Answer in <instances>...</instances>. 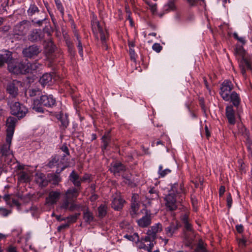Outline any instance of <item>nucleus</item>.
Returning a JSON list of instances; mask_svg holds the SVG:
<instances>
[{
	"instance_id": "obj_1",
	"label": "nucleus",
	"mask_w": 252,
	"mask_h": 252,
	"mask_svg": "<svg viewBox=\"0 0 252 252\" xmlns=\"http://www.w3.org/2000/svg\"><path fill=\"white\" fill-rule=\"evenodd\" d=\"M56 99L52 95H43L40 100H33L32 109L38 112H43V109L41 105L47 107H52L56 105Z\"/></svg>"
},
{
	"instance_id": "obj_2",
	"label": "nucleus",
	"mask_w": 252,
	"mask_h": 252,
	"mask_svg": "<svg viewBox=\"0 0 252 252\" xmlns=\"http://www.w3.org/2000/svg\"><path fill=\"white\" fill-rule=\"evenodd\" d=\"M92 26L93 32L96 38H98L99 37L102 44L105 46L106 41L108 37L107 30L103 29L96 18L94 16L92 20Z\"/></svg>"
},
{
	"instance_id": "obj_3",
	"label": "nucleus",
	"mask_w": 252,
	"mask_h": 252,
	"mask_svg": "<svg viewBox=\"0 0 252 252\" xmlns=\"http://www.w3.org/2000/svg\"><path fill=\"white\" fill-rule=\"evenodd\" d=\"M11 140L12 139H10L9 142L7 141L6 137V143L3 144L0 148V162L3 165L10 164L13 158L12 151L10 149Z\"/></svg>"
},
{
	"instance_id": "obj_4",
	"label": "nucleus",
	"mask_w": 252,
	"mask_h": 252,
	"mask_svg": "<svg viewBox=\"0 0 252 252\" xmlns=\"http://www.w3.org/2000/svg\"><path fill=\"white\" fill-rule=\"evenodd\" d=\"M27 62H15L9 63L8 68L9 71L14 74L26 73Z\"/></svg>"
},
{
	"instance_id": "obj_5",
	"label": "nucleus",
	"mask_w": 252,
	"mask_h": 252,
	"mask_svg": "<svg viewBox=\"0 0 252 252\" xmlns=\"http://www.w3.org/2000/svg\"><path fill=\"white\" fill-rule=\"evenodd\" d=\"M28 112V109L18 102H16L11 106V113L19 118L24 117Z\"/></svg>"
},
{
	"instance_id": "obj_6",
	"label": "nucleus",
	"mask_w": 252,
	"mask_h": 252,
	"mask_svg": "<svg viewBox=\"0 0 252 252\" xmlns=\"http://www.w3.org/2000/svg\"><path fill=\"white\" fill-rule=\"evenodd\" d=\"M233 89V85L231 81L225 80L221 84L220 94L223 100L228 101L229 94Z\"/></svg>"
},
{
	"instance_id": "obj_7",
	"label": "nucleus",
	"mask_w": 252,
	"mask_h": 252,
	"mask_svg": "<svg viewBox=\"0 0 252 252\" xmlns=\"http://www.w3.org/2000/svg\"><path fill=\"white\" fill-rule=\"evenodd\" d=\"M21 85V82L17 80H13L8 83L6 90L10 97H15L18 95V87Z\"/></svg>"
},
{
	"instance_id": "obj_8",
	"label": "nucleus",
	"mask_w": 252,
	"mask_h": 252,
	"mask_svg": "<svg viewBox=\"0 0 252 252\" xmlns=\"http://www.w3.org/2000/svg\"><path fill=\"white\" fill-rule=\"evenodd\" d=\"M17 119L16 118L10 117H9L6 121V126H7V141H10V139L12 138L14 128L15 126V124L16 123Z\"/></svg>"
},
{
	"instance_id": "obj_9",
	"label": "nucleus",
	"mask_w": 252,
	"mask_h": 252,
	"mask_svg": "<svg viewBox=\"0 0 252 252\" xmlns=\"http://www.w3.org/2000/svg\"><path fill=\"white\" fill-rule=\"evenodd\" d=\"M166 206L170 210H175L177 208L176 199L175 194L170 191L169 193L165 197Z\"/></svg>"
},
{
	"instance_id": "obj_10",
	"label": "nucleus",
	"mask_w": 252,
	"mask_h": 252,
	"mask_svg": "<svg viewBox=\"0 0 252 252\" xmlns=\"http://www.w3.org/2000/svg\"><path fill=\"white\" fill-rule=\"evenodd\" d=\"M40 51L41 50L37 46L32 45L24 49L23 53L25 57L32 58L34 56H37Z\"/></svg>"
},
{
	"instance_id": "obj_11",
	"label": "nucleus",
	"mask_w": 252,
	"mask_h": 252,
	"mask_svg": "<svg viewBox=\"0 0 252 252\" xmlns=\"http://www.w3.org/2000/svg\"><path fill=\"white\" fill-rule=\"evenodd\" d=\"M225 115L229 124L234 125L236 123L235 112L232 105H228L225 108Z\"/></svg>"
},
{
	"instance_id": "obj_12",
	"label": "nucleus",
	"mask_w": 252,
	"mask_h": 252,
	"mask_svg": "<svg viewBox=\"0 0 252 252\" xmlns=\"http://www.w3.org/2000/svg\"><path fill=\"white\" fill-rule=\"evenodd\" d=\"M61 193L58 191H52L49 193L48 196L46 198V204L53 205L57 203L60 199Z\"/></svg>"
},
{
	"instance_id": "obj_13",
	"label": "nucleus",
	"mask_w": 252,
	"mask_h": 252,
	"mask_svg": "<svg viewBox=\"0 0 252 252\" xmlns=\"http://www.w3.org/2000/svg\"><path fill=\"white\" fill-rule=\"evenodd\" d=\"M12 60V53L11 52L4 50L1 51L0 53V66L3 65V64L6 63L8 64L9 63H12L13 61Z\"/></svg>"
},
{
	"instance_id": "obj_14",
	"label": "nucleus",
	"mask_w": 252,
	"mask_h": 252,
	"mask_svg": "<svg viewBox=\"0 0 252 252\" xmlns=\"http://www.w3.org/2000/svg\"><path fill=\"white\" fill-rule=\"evenodd\" d=\"M43 37V32L41 30H33L31 32L28 36V39L32 42L40 41Z\"/></svg>"
},
{
	"instance_id": "obj_15",
	"label": "nucleus",
	"mask_w": 252,
	"mask_h": 252,
	"mask_svg": "<svg viewBox=\"0 0 252 252\" xmlns=\"http://www.w3.org/2000/svg\"><path fill=\"white\" fill-rule=\"evenodd\" d=\"M162 230V226L161 223H157L153 225L149 229L146 233L147 235H151L152 240H155L156 238L157 233L160 232Z\"/></svg>"
},
{
	"instance_id": "obj_16",
	"label": "nucleus",
	"mask_w": 252,
	"mask_h": 252,
	"mask_svg": "<svg viewBox=\"0 0 252 252\" xmlns=\"http://www.w3.org/2000/svg\"><path fill=\"white\" fill-rule=\"evenodd\" d=\"M69 200V199L66 198V199L63 200L60 206L61 208L65 210H69L70 211H73L76 210L79 211L80 205L70 202Z\"/></svg>"
},
{
	"instance_id": "obj_17",
	"label": "nucleus",
	"mask_w": 252,
	"mask_h": 252,
	"mask_svg": "<svg viewBox=\"0 0 252 252\" xmlns=\"http://www.w3.org/2000/svg\"><path fill=\"white\" fill-rule=\"evenodd\" d=\"M125 201L118 195L114 196L112 202V207L116 210H120L123 207Z\"/></svg>"
},
{
	"instance_id": "obj_18",
	"label": "nucleus",
	"mask_w": 252,
	"mask_h": 252,
	"mask_svg": "<svg viewBox=\"0 0 252 252\" xmlns=\"http://www.w3.org/2000/svg\"><path fill=\"white\" fill-rule=\"evenodd\" d=\"M137 222L139 226L144 228L150 225L152 222V218L150 214H146L141 218L137 220Z\"/></svg>"
},
{
	"instance_id": "obj_19",
	"label": "nucleus",
	"mask_w": 252,
	"mask_h": 252,
	"mask_svg": "<svg viewBox=\"0 0 252 252\" xmlns=\"http://www.w3.org/2000/svg\"><path fill=\"white\" fill-rule=\"evenodd\" d=\"M18 180L20 182H28L31 180V173L28 170H22L17 173Z\"/></svg>"
},
{
	"instance_id": "obj_20",
	"label": "nucleus",
	"mask_w": 252,
	"mask_h": 252,
	"mask_svg": "<svg viewBox=\"0 0 252 252\" xmlns=\"http://www.w3.org/2000/svg\"><path fill=\"white\" fill-rule=\"evenodd\" d=\"M125 170V166L120 162H115L111 164L110 170L114 174H118Z\"/></svg>"
},
{
	"instance_id": "obj_21",
	"label": "nucleus",
	"mask_w": 252,
	"mask_h": 252,
	"mask_svg": "<svg viewBox=\"0 0 252 252\" xmlns=\"http://www.w3.org/2000/svg\"><path fill=\"white\" fill-rule=\"evenodd\" d=\"M69 179L74 186L77 188H79L81 186V178L74 170H73L69 175Z\"/></svg>"
},
{
	"instance_id": "obj_22",
	"label": "nucleus",
	"mask_w": 252,
	"mask_h": 252,
	"mask_svg": "<svg viewBox=\"0 0 252 252\" xmlns=\"http://www.w3.org/2000/svg\"><path fill=\"white\" fill-rule=\"evenodd\" d=\"M83 211V218L85 221L91 222L94 219L92 213L89 211L88 208L85 206L83 207L80 205V210Z\"/></svg>"
},
{
	"instance_id": "obj_23",
	"label": "nucleus",
	"mask_w": 252,
	"mask_h": 252,
	"mask_svg": "<svg viewBox=\"0 0 252 252\" xmlns=\"http://www.w3.org/2000/svg\"><path fill=\"white\" fill-rule=\"evenodd\" d=\"M178 228L179 224L177 222L171 223L169 226L167 227L165 229L166 235L168 237H171Z\"/></svg>"
},
{
	"instance_id": "obj_24",
	"label": "nucleus",
	"mask_w": 252,
	"mask_h": 252,
	"mask_svg": "<svg viewBox=\"0 0 252 252\" xmlns=\"http://www.w3.org/2000/svg\"><path fill=\"white\" fill-rule=\"evenodd\" d=\"M79 189L71 188L67 190L65 192L66 198L69 200H73L77 197L79 193Z\"/></svg>"
},
{
	"instance_id": "obj_25",
	"label": "nucleus",
	"mask_w": 252,
	"mask_h": 252,
	"mask_svg": "<svg viewBox=\"0 0 252 252\" xmlns=\"http://www.w3.org/2000/svg\"><path fill=\"white\" fill-rule=\"evenodd\" d=\"M53 79V75L51 73H45L40 78L39 82L43 86L50 85L52 83Z\"/></svg>"
},
{
	"instance_id": "obj_26",
	"label": "nucleus",
	"mask_w": 252,
	"mask_h": 252,
	"mask_svg": "<svg viewBox=\"0 0 252 252\" xmlns=\"http://www.w3.org/2000/svg\"><path fill=\"white\" fill-rule=\"evenodd\" d=\"M171 192L175 194H176L177 195H180L182 196L183 194H184V189L183 186L181 184H174L171 188V190L170 191Z\"/></svg>"
},
{
	"instance_id": "obj_27",
	"label": "nucleus",
	"mask_w": 252,
	"mask_h": 252,
	"mask_svg": "<svg viewBox=\"0 0 252 252\" xmlns=\"http://www.w3.org/2000/svg\"><path fill=\"white\" fill-rule=\"evenodd\" d=\"M228 101L232 102L234 106L238 107L240 103V98L238 94L233 92L229 94Z\"/></svg>"
},
{
	"instance_id": "obj_28",
	"label": "nucleus",
	"mask_w": 252,
	"mask_h": 252,
	"mask_svg": "<svg viewBox=\"0 0 252 252\" xmlns=\"http://www.w3.org/2000/svg\"><path fill=\"white\" fill-rule=\"evenodd\" d=\"M137 247L140 249H143L147 251L148 252H151L154 247V244L153 243H150L148 245L145 244V242L142 240H139L137 242Z\"/></svg>"
},
{
	"instance_id": "obj_29",
	"label": "nucleus",
	"mask_w": 252,
	"mask_h": 252,
	"mask_svg": "<svg viewBox=\"0 0 252 252\" xmlns=\"http://www.w3.org/2000/svg\"><path fill=\"white\" fill-rule=\"evenodd\" d=\"M41 66V65L37 62L32 63L27 62L26 73H33V71L39 69Z\"/></svg>"
},
{
	"instance_id": "obj_30",
	"label": "nucleus",
	"mask_w": 252,
	"mask_h": 252,
	"mask_svg": "<svg viewBox=\"0 0 252 252\" xmlns=\"http://www.w3.org/2000/svg\"><path fill=\"white\" fill-rule=\"evenodd\" d=\"M240 66L241 68V73L244 76L246 73L245 67H246L248 69H251V64L246 59L243 58L241 63L240 64Z\"/></svg>"
},
{
	"instance_id": "obj_31",
	"label": "nucleus",
	"mask_w": 252,
	"mask_h": 252,
	"mask_svg": "<svg viewBox=\"0 0 252 252\" xmlns=\"http://www.w3.org/2000/svg\"><path fill=\"white\" fill-rule=\"evenodd\" d=\"M35 181L40 186H45L47 184V181L45 180V176L43 173L36 174Z\"/></svg>"
},
{
	"instance_id": "obj_32",
	"label": "nucleus",
	"mask_w": 252,
	"mask_h": 252,
	"mask_svg": "<svg viewBox=\"0 0 252 252\" xmlns=\"http://www.w3.org/2000/svg\"><path fill=\"white\" fill-rule=\"evenodd\" d=\"M58 119L60 120L62 126L64 128H66L69 124L67 116L66 114L64 115L63 113H61L58 117Z\"/></svg>"
},
{
	"instance_id": "obj_33",
	"label": "nucleus",
	"mask_w": 252,
	"mask_h": 252,
	"mask_svg": "<svg viewBox=\"0 0 252 252\" xmlns=\"http://www.w3.org/2000/svg\"><path fill=\"white\" fill-rule=\"evenodd\" d=\"M146 197L149 199H156L158 198V194L157 190L154 188H151L147 194Z\"/></svg>"
},
{
	"instance_id": "obj_34",
	"label": "nucleus",
	"mask_w": 252,
	"mask_h": 252,
	"mask_svg": "<svg viewBox=\"0 0 252 252\" xmlns=\"http://www.w3.org/2000/svg\"><path fill=\"white\" fill-rule=\"evenodd\" d=\"M44 47L47 54H52L55 51V45L52 41H49L44 44Z\"/></svg>"
},
{
	"instance_id": "obj_35",
	"label": "nucleus",
	"mask_w": 252,
	"mask_h": 252,
	"mask_svg": "<svg viewBox=\"0 0 252 252\" xmlns=\"http://www.w3.org/2000/svg\"><path fill=\"white\" fill-rule=\"evenodd\" d=\"M110 140V136L109 132L105 133L102 137V142L103 143L102 149H106Z\"/></svg>"
},
{
	"instance_id": "obj_36",
	"label": "nucleus",
	"mask_w": 252,
	"mask_h": 252,
	"mask_svg": "<svg viewBox=\"0 0 252 252\" xmlns=\"http://www.w3.org/2000/svg\"><path fill=\"white\" fill-rule=\"evenodd\" d=\"M139 209V205L137 203L134 202L131 204L130 210V214L132 218L136 217L137 212Z\"/></svg>"
},
{
	"instance_id": "obj_37",
	"label": "nucleus",
	"mask_w": 252,
	"mask_h": 252,
	"mask_svg": "<svg viewBox=\"0 0 252 252\" xmlns=\"http://www.w3.org/2000/svg\"><path fill=\"white\" fill-rule=\"evenodd\" d=\"M107 213V207L104 204H101L98 208V216L100 218L104 217Z\"/></svg>"
},
{
	"instance_id": "obj_38",
	"label": "nucleus",
	"mask_w": 252,
	"mask_h": 252,
	"mask_svg": "<svg viewBox=\"0 0 252 252\" xmlns=\"http://www.w3.org/2000/svg\"><path fill=\"white\" fill-rule=\"evenodd\" d=\"M171 170L169 169H165L163 170L162 166L161 165L159 166L158 173L159 175V177L163 178L165 177L167 174L170 173Z\"/></svg>"
},
{
	"instance_id": "obj_39",
	"label": "nucleus",
	"mask_w": 252,
	"mask_h": 252,
	"mask_svg": "<svg viewBox=\"0 0 252 252\" xmlns=\"http://www.w3.org/2000/svg\"><path fill=\"white\" fill-rule=\"evenodd\" d=\"M175 9V5L174 2L173 1H169L163 7L164 10L166 12L174 10Z\"/></svg>"
},
{
	"instance_id": "obj_40",
	"label": "nucleus",
	"mask_w": 252,
	"mask_h": 252,
	"mask_svg": "<svg viewBox=\"0 0 252 252\" xmlns=\"http://www.w3.org/2000/svg\"><path fill=\"white\" fill-rule=\"evenodd\" d=\"M75 36H76V39L78 41L77 47L78 48L79 54L81 57H83V47H82L81 40L80 39L79 35L77 34H75Z\"/></svg>"
},
{
	"instance_id": "obj_41",
	"label": "nucleus",
	"mask_w": 252,
	"mask_h": 252,
	"mask_svg": "<svg viewBox=\"0 0 252 252\" xmlns=\"http://www.w3.org/2000/svg\"><path fill=\"white\" fill-rule=\"evenodd\" d=\"M38 11V8L34 5H31L28 10V15L32 16Z\"/></svg>"
},
{
	"instance_id": "obj_42",
	"label": "nucleus",
	"mask_w": 252,
	"mask_h": 252,
	"mask_svg": "<svg viewBox=\"0 0 252 252\" xmlns=\"http://www.w3.org/2000/svg\"><path fill=\"white\" fill-rule=\"evenodd\" d=\"M194 252H206V250L202 243L200 242L195 249Z\"/></svg>"
},
{
	"instance_id": "obj_43",
	"label": "nucleus",
	"mask_w": 252,
	"mask_h": 252,
	"mask_svg": "<svg viewBox=\"0 0 252 252\" xmlns=\"http://www.w3.org/2000/svg\"><path fill=\"white\" fill-rule=\"evenodd\" d=\"M40 91L37 89H31L29 90V95L31 97L35 96L40 94Z\"/></svg>"
},
{
	"instance_id": "obj_44",
	"label": "nucleus",
	"mask_w": 252,
	"mask_h": 252,
	"mask_svg": "<svg viewBox=\"0 0 252 252\" xmlns=\"http://www.w3.org/2000/svg\"><path fill=\"white\" fill-rule=\"evenodd\" d=\"M11 213L10 211L3 208L0 207V215L3 217H6Z\"/></svg>"
},
{
	"instance_id": "obj_45",
	"label": "nucleus",
	"mask_w": 252,
	"mask_h": 252,
	"mask_svg": "<svg viewBox=\"0 0 252 252\" xmlns=\"http://www.w3.org/2000/svg\"><path fill=\"white\" fill-rule=\"evenodd\" d=\"M56 6L58 10L61 12L62 14H63L64 9L63 7L60 0H55Z\"/></svg>"
},
{
	"instance_id": "obj_46",
	"label": "nucleus",
	"mask_w": 252,
	"mask_h": 252,
	"mask_svg": "<svg viewBox=\"0 0 252 252\" xmlns=\"http://www.w3.org/2000/svg\"><path fill=\"white\" fill-rule=\"evenodd\" d=\"M153 49L157 53H159L162 49V46L159 43H155L152 46Z\"/></svg>"
},
{
	"instance_id": "obj_47",
	"label": "nucleus",
	"mask_w": 252,
	"mask_h": 252,
	"mask_svg": "<svg viewBox=\"0 0 252 252\" xmlns=\"http://www.w3.org/2000/svg\"><path fill=\"white\" fill-rule=\"evenodd\" d=\"M234 37L242 43L243 44H245L246 43L245 38L243 37L239 36L238 34L237 33H234L233 34Z\"/></svg>"
},
{
	"instance_id": "obj_48",
	"label": "nucleus",
	"mask_w": 252,
	"mask_h": 252,
	"mask_svg": "<svg viewBox=\"0 0 252 252\" xmlns=\"http://www.w3.org/2000/svg\"><path fill=\"white\" fill-rule=\"evenodd\" d=\"M140 240L144 242H150V243H153L152 241L153 240H152V236L149 235H147V236L145 237L141 238Z\"/></svg>"
},
{
	"instance_id": "obj_49",
	"label": "nucleus",
	"mask_w": 252,
	"mask_h": 252,
	"mask_svg": "<svg viewBox=\"0 0 252 252\" xmlns=\"http://www.w3.org/2000/svg\"><path fill=\"white\" fill-rule=\"evenodd\" d=\"M226 201L228 207L230 208L232 206V199L230 193L227 196Z\"/></svg>"
},
{
	"instance_id": "obj_50",
	"label": "nucleus",
	"mask_w": 252,
	"mask_h": 252,
	"mask_svg": "<svg viewBox=\"0 0 252 252\" xmlns=\"http://www.w3.org/2000/svg\"><path fill=\"white\" fill-rule=\"evenodd\" d=\"M91 180V176L88 174H85L82 178H81V181L82 182H90Z\"/></svg>"
},
{
	"instance_id": "obj_51",
	"label": "nucleus",
	"mask_w": 252,
	"mask_h": 252,
	"mask_svg": "<svg viewBox=\"0 0 252 252\" xmlns=\"http://www.w3.org/2000/svg\"><path fill=\"white\" fill-rule=\"evenodd\" d=\"M184 226L186 230L191 231L192 230L191 224L189 222L184 223Z\"/></svg>"
},
{
	"instance_id": "obj_52",
	"label": "nucleus",
	"mask_w": 252,
	"mask_h": 252,
	"mask_svg": "<svg viewBox=\"0 0 252 252\" xmlns=\"http://www.w3.org/2000/svg\"><path fill=\"white\" fill-rule=\"evenodd\" d=\"M236 229L237 232L239 233H242L244 230V227L242 224L237 225L236 226Z\"/></svg>"
},
{
	"instance_id": "obj_53",
	"label": "nucleus",
	"mask_w": 252,
	"mask_h": 252,
	"mask_svg": "<svg viewBox=\"0 0 252 252\" xmlns=\"http://www.w3.org/2000/svg\"><path fill=\"white\" fill-rule=\"evenodd\" d=\"M7 252H17L15 247L10 246L7 248Z\"/></svg>"
},
{
	"instance_id": "obj_54",
	"label": "nucleus",
	"mask_w": 252,
	"mask_h": 252,
	"mask_svg": "<svg viewBox=\"0 0 252 252\" xmlns=\"http://www.w3.org/2000/svg\"><path fill=\"white\" fill-rule=\"evenodd\" d=\"M132 236V238L133 239V241H135V242L137 243L138 241L140 240L139 239V235L137 233H134L133 235Z\"/></svg>"
},
{
	"instance_id": "obj_55",
	"label": "nucleus",
	"mask_w": 252,
	"mask_h": 252,
	"mask_svg": "<svg viewBox=\"0 0 252 252\" xmlns=\"http://www.w3.org/2000/svg\"><path fill=\"white\" fill-rule=\"evenodd\" d=\"M225 191V187L224 186H221L219 189V195L222 196Z\"/></svg>"
},
{
	"instance_id": "obj_56",
	"label": "nucleus",
	"mask_w": 252,
	"mask_h": 252,
	"mask_svg": "<svg viewBox=\"0 0 252 252\" xmlns=\"http://www.w3.org/2000/svg\"><path fill=\"white\" fill-rule=\"evenodd\" d=\"M68 226L69 225L67 223L63 224L61 225L60 226H58V230L60 231L63 229L68 227Z\"/></svg>"
},
{
	"instance_id": "obj_57",
	"label": "nucleus",
	"mask_w": 252,
	"mask_h": 252,
	"mask_svg": "<svg viewBox=\"0 0 252 252\" xmlns=\"http://www.w3.org/2000/svg\"><path fill=\"white\" fill-rule=\"evenodd\" d=\"M24 167H25V165H21V164H20L19 163H18V165H17V169L18 170L17 173L19 171L25 170Z\"/></svg>"
},
{
	"instance_id": "obj_58",
	"label": "nucleus",
	"mask_w": 252,
	"mask_h": 252,
	"mask_svg": "<svg viewBox=\"0 0 252 252\" xmlns=\"http://www.w3.org/2000/svg\"><path fill=\"white\" fill-rule=\"evenodd\" d=\"M129 54L131 59H135V52L133 49H129Z\"/></svg>"
},
{
	"instance_id": "obj_59",
	"label": "nucleus",
	"mask_w": 252,
	"mask_h": 252,
	"mask_svg": "<svg viewBox=\"0 0 252 252\" xmlns=\"http://www.w3.org/2000/svg\"><path fill=\"white\" fill-rule=\"evenodd\" d=\"M188 217L186 215H184L182 217V220L183 221V223L189 222Z\"/></svg>"
},
{
	"instance_id": "obj_60",
	"label": "nucleus",
	"mask_w": 252,
	"mask_h": 252,
	"mask_svg": "<svg viewBox=\"0 0 252 252\" xmlns=\"http://www.w3.org/2000/svg\"><path fill=\"white\" fill-rule=\"evenodd\" d=\"M62 150L66 154L69 155L68 149L66 146H63L62 148Z\"/></svg>"
},
{
	"instance_id": "obj_61",
	"label": "nucleus",
	"mask_w": 252,
	"mask_h": 252,
	"mask_svg": "<svg viewBox=\"0 0 252 252\" xmlns=\"http://www.w3.org/2000/svg\"><path fill=\"white\" fill-rule=\"evenodd\" d=\"M97 195L95 194H92L90 197V200L91 201H94L97 199Z\"/></svg>"
},
{
	"instance_id": "obj_62",
	"label": "nucleus",
	"mask_w": 252,
	"mask_h": 252,
	"mask_svg": "<svg viewBox=\"0 0 252 252\" xmlns=\"http://www.w3.org/2000/svg\"><path fill=\"white\" fill-rule=\"evenodd\" d=\"M151 10L153 12H155L157 9V5L156 4L150 5Z\"/></svg>"
},
{
	"instance_id": "obj_63",
	"label": "nucleus",
	"mask_w": 252,
	"mask_h": 252,
	"mask_svg": "<svg viewBox=\"0 0 252 252\" xmlns=\"http://www.w3.org/2000/svg\"><path fill=\"white\" fill-rule=\"evenodd\" d=\"M245 243H246L245 240H244L243 239H240L239 241V245L241 247L244 246L245 245Z\"/></svg>"
},
{
	"instance_id": "obj_64",
	"label": "nucleus",
	"mask_w": 252,
	"mask_h": 252,
	"mask_svg": "<svg viewBox=\"0 0 252 252\" xmlns=\"http://www.w3.org/2000/svg\"><path fill=\"white\" fill-rule=\"evenodd\" d=\"M56 163V160L55 158L54 159H53L52 161H50L49 163V166L50 167H52V166H55V165L54 164V163Z\"/></svg>"
}]
</instances>
